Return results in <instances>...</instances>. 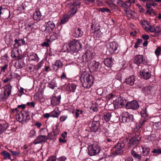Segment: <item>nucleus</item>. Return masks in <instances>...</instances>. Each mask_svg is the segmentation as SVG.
<instances>
[{"mask_svg":"<svg viewBox=\"0 0 161 161\" xmlns=\"http://www.w3.org/2000/svg\"><path fill=\"white\" fill-rule=\"evenodd\" d=\"M135 78L134 76L131 75L125 79V82L127 84L132 86L134 85Z\"/></svg>","mask_w":161,"mask_h":161,"instance_id":"obj_20","label":"nucleus"},{"mask_svg":"<svg viewBox=\"0 0 161 161\" xmlns=\"http://www.w3.org/2000/svg\"><path fill=\"white\" fill-rule=\"evenodd\" d=\"M60 114V112L55 109L50 113V117L58 118Z\"/></svg>","mask_w":161,"mask_h":161,"instance_id":"obj_30","label":"nucleus"},{"mask_svg":"<svg viewBox=\"0 0 161 161\" xmlns=\"http://www.w3.org/2000/svg\"><path fill=\"white\" fill-rule=\"evenodd\" d=\"M47 24L52 30H53L55 27V24L52 21H48L47 22Z\"/></svg>","mask_w":161,"mask_h":161,"instance_id":"obj_43","label":"nucleus"},{"mask_svg":"<svg viewBox=\"0 0 161 161\" xmlns=\"http://www.w3.org/2000/svg\"><path fill=\"white\" fill-rule=\"evenodd\" d=\"M141 137V135L138 132L130 133L129 134L128 136L130 141H132L133 142H134L136 143H138L140 140Z\"/></svg>","mask_w":161,"mask_h":161,"instance_id":"obj_4","label":"nucleus"},{"mask_svg":"<svg viewBox=\"0 0 161 161\" xmlns=\"http://www.w3.org/2000/svg\"><path fill=\"white\" fill-rule=\"evenodd\" d=\"M105 65L108 67H111L112 66V60L111 58H107L104 60Z\"/></svg>","mask_w":161,"mask_h":161,"instance_id":"obj_27","label":"nucleus"},{"mask_svg":"<svg viewBox=\"0 0 161 161\" xmlns=\"http://www.w3.org/2000/svg\"><path fill=\"white\" fill-rule=\"evenodd\" d=\"M103 90L102 88H99L97 89V93L98 95L101 96H103Z\"/></svg>","mask_w":161,"mask_h":161,"instance_id":"obj_48","label":"nucleus"},{"mask_svg":"<svg viewBox=\"0 0 161 161\" xmlns=\"http://www.w3.org/2000/svg\"><path fill=\"white\" fill-rule=\"evenodd\" d=\"M131 155L136 159L138 160H140L142 157L140 154H138L135 151L132 150L131 152Z\"/></svg>","mask_w":161,"mask_h":161,"instance_id":"obj_29","label":"nucleus"},{"mask_svg":"<svg viewBox=\"0 0 161 161\" xmlns=\"http://www.w3.org/2000/svg\"><path fill=\"white\" fill-rule=\"evenodd\" d=\"M70 17L69 15H65L64 17V18L61 20V23L63 24H64L68 21Z\"/></svg>","mask_w":161,"mask_h":161,"instance_id":"obj_38","label":"nucleus"},{"mask_svg":"<svg viewBox=\"0 0 161 161\" xmlns=\"http://www.w3.org/2000/svg\"><path fill=\"white\" fill-rule=\"evenodd\" d=\"M67 158L64 156H62L57 159V161H65Z\"/></svg>","mask_w":161,"mask_h":161,"instance_id":"obj_60","label":"nucleus"},{"mask_svg":"<svg viewBox=\"0 0 161 161\" xmlns=\"http://www.w3.org/2000/svg\"><path fill=\"white\" fill-rule=\"evenodd\" d=\"M112 117V114L111 113L107 112L103 116L104 119L106 122L109 121Z\"/></svg>","mask_w":161,"mask_h":161,"instance_id":"obj_31","label":"nucleus"},{"mask_svg":"<svg viewBox=\"0 0 161 161\" xmlns=\"http://www.w3.org/2000/svg\"><path fill=\"white\" fill-rule=\"evenodd\" d=\"M47 139V136L44 135H41L38 136L33 142L35 144L41 143L44 142Z\"/></svg>","mask_w":161,"mask_h":161,"instance_id":"obj_14","label":"nucleus"},{"mask_svg":"<svg viewBox=\"0 0 161 161\" xmlns=\"http://www.w3.org/2000/svg\"><path fill=\"white\" fill-rule=\"evenodd\" d=\"M123 142H119L113 148L114 154L115 155L121 154L123 153V148L125 146Z\"/></svg>","mask_w":161,"mask_h":161,"instance_id":"obj_3","label":"nucleus"},{"mask_svg":"<svg viewBox=\"0 0 161 161\" xmlns=\"http://www.w3.org/2000/svg\"><path fill=\"white\" fill-rule=\"evenodd\" d=\"M4 10L8 11V10L7 9H5L4 8H3L2 6H0V15L3 14V13L4 12Z\"/></svg>","mask_w":161,"mask_h":161,"instance_id":"obj_57","label":"nucleus"},{"mask_svg":"<svg viewBox=\"0 0 161 161\" xmlns=\"http://www.w3.org/2000/svg\"><path fill=\"white\" fill-rule=\"evenodd\" d=\"M29 58L31 60H34L36 61H38L39 58L37 54L35 53H31L29 55Z\"/></svg>","mask_w":161,"mask_h":161,"instance_id":"obj_25","label":"nucleus"},{"mask_svg":"<svg viewBox=\"0 0 161 161\" xmlns=\"http://www.w3.org/2000/svg\"><path fill=\"white\" fill-rule=\"evenodd\" d=\"M146 121V119H145V118H143V119H142L140 120V121H139V123L138 124H139V125L141 126H142Z\"/></svg>","mask_w":161,"mask_h":161,"instance_id":"obj_62","label":"nucleus"},{"mask_svg":"<svg viewBox=\"0 0 161 161\" xmlns=\"http://www.w3.org/2000/svg\"><path fill=\"white\" fill-rule=\"evenodd\" d=\"M43 17L41 14V13L39 10H36L34 13L33 15V18L35 20L40 21L41 19H42Z\"/></svg>","mask_w":161,"mask_h":161,"instance_id":"obj_18","label":"nucleus"},{"mask_svg":"<svg viewBox=\"0 0 161 161\" xmlns=\"http://www.w3.org/2000/svg\"><path fill=\"white\" fill-rule=\"evenodd\" d=\"M66 47L69 52H77L80 49L81 45L79 41L74 40L67 44Z\"/></svg>","mask_w":161,"mask_h":161,"instance_id":"obj_1","label":"nucleus"},{"mask_svg":"<svg viewBox=\"0 0 161 161\" xmlns=\"http://www.w3.org/2000/svg\"><path fill=\"white\" fill-rule=\"evenodd\" d=\"M122 74L121 72H118L115 76V79L119 81L122 80Z\"/></svg>","mask_w":161,"mask_h":161,"instance_id":"obj_44","label":"nucleus"},{"mask_svg":"<svg viewBox=\"0 0 161 161\" xmlns=\"http://www.w3.org/2000/svg\"><path fill=\"white\" fill-rule=\"evenodd\" d=\"M48 86L53 89H54L55 87H57V84L55 81L54 80H52L48 83Z\"/></svg>","mask_w":161,"mask_h":161,"instance_id":"obj_32","label":"nucleus"},{"mask_svg":"<svg viewBox=\"0 0 161 161\" xmlns=\"http://www.w3.org/2000/svg\"><path fill=\"white\" fill-rule=\"evenodd\" d=\"M11 86L9 85H7L5 86L4 92V97H8L11 93Z\"/></svg>","mask_w":161,"mask_h":161,"instance_id":"obj_21","label":"nucleus"},{"mask_svg":"<svg viewBox=\"0 0 161 161\" xmlns=\"http://www.w3.org/2000/svg\"><path fill=\"white\" fill-rule=\"evenodd\" d=\"M161 47H158L155 51V53L157 56L159 55L160 54Z\"/></svg>","mask_w":161,"mask_h":161,"instance_id":"obj_55","label":"nucleus"},{"mask_svg":"<svg viewBox=\"0 0 161 161\" xmlns=\"http://www.w3.org/2000/svg\"><path fill=\"white\" fill-rule=\"evenodd\" d=\"M83 111L82 110L79 109H76L74 112V114H75V118L77 119L79 117L80 114H83Z\"/></svg>","mask_w":161,"mask_h":161,"instance_id":"obj_36","label":"nucleus"},{"mask_svg":"<svg viewBox=\"0 0 161 161\" xmlns=\"http://www.w3.org/2000/svg\"><path fill=\"white\" fill-rule=\"evenodd\" d=\"M80 3V2L79 0H77L74 1L73 5L74 6H77L79 5Z\"/></svg>","mask_w":161,"mask_h":161,"instance_id":"obj_61","label":"nucleus"},{"mask_svg":"<svg viewBox=\"0 0 161 161\" xmlns=\"http://www.w3.org/2000/svg\"><path fill=\"white\" fill-rule=\"evenodd\" d=\"M95 54L93 52L90 50H87L82 55L83 61L84 62H88L93 58Z\"/></svg>","mask_w":161,"mask_h":161,"instance_id":"obj_7","label":"nucleus"},{"mask_svg":"<svg viewBox=\"0 0 161 161\" xmlns=\"http://www.w3.org/2000/svg\"><path fill=\"white\" fill-rule=\"evenodd\" d=\"M68 88L69 89V91L70 92H75L76 89V86L74 84H69L68 86Z\"/></svg>","mask_w":161,"mask_h":161,"instance_id":"obj_35","label":"nucleus"},{"mask_svg":"<svg viewBox=\"0 0 161 161\" xmlns=\"http://www.w3.org/2000/svg\"><path fill=\"white\" fill-rule=\"evenodd\" d=\"M126 102V100L124 97H120L115 99L113 103L115 108H118L124 106Z\"/></svg>","mask_w":161,"mask_h":161,"instance_id":"obj_5","label":"nucleus"},{"mask_svg":"<svg viewBox=\"0 0 161 161\" xmlns=\"http://www.w3.org/2000/svg\"><path fill=\"white\" fill-rule=\"evenodd\" d=\"M104 135L107 137H110L112 138L111 130H107L104 133Z\"/></svg>","mask_w":161,"mask_h":161,"instance_id":"obj_53","label":"nucleus"},{"mask_svg":"<svg viewBox=\"0 0 161 161\" xmlns=\"http://www.w3.org/2000/svg\"><path fill=\"white\" fill-rule=\"evenodd\" d=\"M108 5L111 8L112 10H114V9L116 8V7H117V5L113 3H108Z\"/></svg>","mask_w":161,"mask_h":161,"instance_id":"obj_47","label":"nucleus"},{"mask_svg":"<svg viewBox=\"0 0 161 161\" xmlns=\"http://www.w3.org/2000/svg\"><path fill=\"white\" fill-rule=\"evenodd\" d=\"M152 153H156L158 154H161V147H158L154 149L152 151Z\"/></svg>","mask_w":161,"mask_h":161,"instance_id":"obj_40","label":"nucleus"},{"mask_svg":"<svg viewBox=\"0 0 161 161\" xmlns=\"http://www.w3.org/2000/svg\"><path fill=\"white\" fill-rule=\"evenodd\" d=\"M36 135V131L33 129L31 130L29 133V136L30 137H32L35 136Z\"/></svg>","mask_w":161,"mask_h":161,"instance_id":"obj_45","label":"nucleus"},{"mask_svg":"<svg viewBox=\"0 0 161 161\" xmlns=\"http://www.w3.org/2000/svg\"><path fill=\"white\" fill-rule=\"evenodd\" d=\"M150 23L149 22L144 20L142 23V27L145 30L147 31H150L151 32H154L155 31V28L153 26L150 25L147 27L146 25H149Z\"/></svg>","mask_w":161,"mask_h":161,"instance_id":"obj_11","label":"nucleus"},{"mask_svg":"<svg viewBox=\"0 0 161 161\" xmlns=\"http://www.w3.org/2000/svg\"><path fill=\"white\" fill-rule=\"evenodd\" d=\"M140 75L142 78L147 80L150 78L151 73L146 70H142L140 71Z\"/></svg>","mask_w":161,"mask_h":161,"instance_id":"obj_17","label":"nucleus"},{"mask_svg":"<svg viewBox=\"0 0 161 161\" xmlns=\"http://www.w3.org/2000/svg\"><path fill=\"white\" fill-rule=\"evenodd\" d=\"M2 154L3 156L5 159H11L10 154L6 151H4L2 152Z\"/></svg>","mask_w":161,"mask_h":161,"instance_id":"obj_33","label":"nucleus"},{"mask_svg":"<svg viewBox=\"0 0 161 161\" xmlns=\"http://www.w3.org/2000/svg\"><path fill=\"white\" fill-rule=\"evenodd\" d=\"M139 106L138 103L136 100L128 102L125 105V107L127 109H131L133 110L138 109Z\"/></svg>","mask_w":161,"mask_h":161,"instance_id":"obj_8","label":"nucleus"},{"mask_svg":"<svg viewBox=\"0 0 161 161\" xmlns=\"http://www.w3.org/2000/svg\"><path fill=\"white\" fill-rule=\"evenodd\" d=\"M61 99L60 95L56 96V95L53 96L52 97L51 100V104L53 106H55L58 105L60 103V101Z\"/></svg>","mask_w":161,"mask_h":161,"instance_id":"obj_16","label":"nucleus"},{"mask_svg":"<svg viewBox=\"0 0 161 161\" xmlns=\"http://www.w3.org/2000/svg\"><path fill=\"white\" fill-rule=\"evenodd\" d=\"M58 35L56 33L55 34H54L52 36L50 37V38L51 39L55 40L58 38Z\"/></svg>","mask_w":161,"mask_h":161,"instance_id":"obj_59","label":"nucleus"},{"mask_svg":"<svg viewBox=\"0 0 161 161\" xmlns=\"http://www.w3.org/2000/svg\"><path fill=\"white\" fill-rule=\"evenodd\" d=\"M99 63L95 61H93L90 63V66L94 71L97 70L99 68Z\"/></svg>","mask_w":161,"mask_h":161,"instance_id":"obj_23","label":"nucleus"},{"mask_svg":"<svg viewBox=\"0 0 161 161\" xmlns=\"http://www.w3.org/2000/svg\"><path fill=\"white\" fill-rule=\"evenodd\" d=\"M24 114L22 113L19 112L18 115H17V117L18 116H19L18 119L19 120H20V121H21L22 120H23L24 119H25V117H24Z\"/></svg>","mask_w":161,"mask_h":161,"instance_id":"obj_49","label":"nucleus"},{"mask_svg":"<svg viewBox=\"0 0 161 161\" xmlns=\"http://www.w3.org/2000/svg\"><path fill=\"white\" fill-rule=\"evenodd\" d=\"M109 45V49L111 53L115 52L117 50L118 47V44L116 42H113L110 43Z\"/></svg>","mask_w":161,"mask_h":161,"instance_id":"obj_19","label":"nucleus"},{"mask_svg":"<svg viewBox=\"0 0 161 161\" xmlns=\"http://www.w3.org/2000/svg\"><path fill=\"white\" fill-rule=\"evenodd\" d=\"M77 10V9L76 7H74L72 8L70 10V14L69 15L70 17H72L74 16L76 13Z\"/></svg>","mask_w":161,"mask_h":161,"instance_id":"obj_37","label":"nucleus"},{"mask_svg":"<svg viewBox=\"0 0 161 161\" xmlns=\"http://www.w3.org/2000/svg\"><path fill=\"white\" fill-rule=\"evenodd\" d=\"M39 133L42 135H44L48 133V130L45 127L42 128L39 131Z\"/></svg>","mask_w":161,"mask_h":161,"instance_id":"obj_41","label":"nucleus"},{"mask_svg":"<svg viewBox=\"0 0 161 161\" xmlns=\"http://www.w3.org/2000/svg\"><path fill=\"white\" fill-rule=\"evenodd\" d=\"M100 10L102 13H111L110 10L109 8L106 7H103L100 8Z\"/></svg>","mask_w":161,"mask_h":161,"instance_id":"obj_42","label":"nucleus"},{"mask_svg":"<svg viewBox=\"0 0 161 161\" xmlns=\"http://www.w3.org/2000/svg\"><path fill=\"white\" fill-rule=\"evenodd\" d=\"M8 127V125L6 123L0 124V134L4 132Z\"/></svg>","mask_w":161,"mask_h":161,"instance_id":"obj_28","label":"nucleus"},{"mask_svg":"<svg viewBox=\"0 0 161 161\" xmlns=\"http://www.w3.org/2000/svg\"><path fill=\"white\" fill-rule=\"evenodd\" d=\"M8 65L7 64H5L4 65V66L1 67V70L0 71L1 72H5V70L7 69L8 67Z\"/></svg>","mask_w":161,"mask_h":161,"instance_id":"obj_58","label":"nucleus"},{"mask_svg":"<svg viewBox=\"0 0 161 161\" xmlns=\"http://www.w3.org/2000/svg\"><path fill=\"white\" fill-rule=\"evenodd\" d=\"M94 33L95 36L97 37H99L101 36V33L99 30V29H98L97 31H95Z\"/></svg>","mask_w":161,"mask_h":161,"instance_id":"obj_54","label":"nucleus"},{"mask_svg":"<svg viewBox=\"0 0 161 161\" xmlns=\"http://www.w3.org/2000/svg\"><path fill=\"white\" fill-rule=\"evenodd\" d=\"M67 118V116H61L60 117V120L61 122H63L65 121Z\"/></svg>","mask_w":161,"mask_h":161,"instance_id":"obj_63","label":"nucleus"},{"mask_svg":"<svg viewBox=\"0 0 161 161\" xmlns=\"http://www.w3.org/2000/svg\"><path fill=\"white\" fill-rule=\"evenodd\" d=\"M99 122L98 121H93L92 122L91 126L90 127V130L94 132H99Z\"/></svg>","mask_w":161,"mask_h":161,"instance_id":"obj_9","label":"nucleus"},{"mask_svg":"<svg viewBox=\"0 0 161 161\" xmlns=\"http://www.w3.org/2000/svg\"><path fill=\"white\" fill-rule=\"evenodd\" d=\"M134 61V63L138 65L141 63L144 64L146 63L145 59L141 55H136L135 57Z\"/></svg>","mask_w":161,"mask_h":161,"instance_id":"obj_13","label":"nucleus"},{"mask_svg":"<svg viewBox=\"0 0 161 161\" xmlns=\"http://www.w3.org/2000/svg\"><path fill=\"white\" fill-rule=\"evenodd\" d=\"M10 152L14 156H18L20 154V152L19 150L17 151L10 150Z\"/></svg>","mask_w":161,"mask_h":161,"instance_id":"obj_46","label":"nucleus"},{"mask_svg":"<svg viewBox=\"0 0 161 161\" xmlns=\"http://www.w3.org/2000/svg\"><path fill=\"white\" fill-rule=\"evenodd\" d=\"M63 64L61 61L60 60H56L54 64H52V67L53 69L56 72H57L58 69L63 67Z\"/></svg>","mask_w":161,"mask_h":161,"instance_id":"obj_12","label":"nucleus"},{"mask_svg":"<svg viewBox=\"0 0 161 161\" xmlns=\"http://www.w3.org/2000/svg\"><path fill=\"white\" fill-rule=\"evenodd\" d=\"M15 43L14 45V48H17L20 46L25 45V42L23 39H16L14 40Z\"/></svg>","mask_w":161,"mask_h":161,"instance_id":"obj_15","label":"nucleus"},{"mask_svg":"<svg viewBox=\"0 0 161 161\" xmlns=\"http://www.w3.org/2000/svg\"><path fill=\"white\" fill-rule=\"evenodd\" d=\"M117 4L119 7L126 8V7L129 6V3H125L122 0H117Z\"/></svg>","mask_w":161,"mask_h":161,"instance_id":"obj_26","label":"nucleus"},{"mask_svg":"<svg viewBox=\"0 0 161 161\" xmlns=\"http://www.w3.org/2000/svg\"><path fill=\"white\" fill-rule=\"evenodd\" d=\"M120 135L118 131L117 130H111L112 139L113 140H116L119 138V136Z\"/></svg>","mask_w":161,"mask_h":161,"instance_id":"obj_22","label":"nucleus"},{"mask_svg":"<svg viewBox=\"0 0 161 161\" xmlns=\"http://www.w3.org/2000/svg\"><path fill=\"white\" fill-rule=\"evenodd\" d=\"M133 119V116L128 113H126L122 117V121L123 123L132 121Z\"/></svg>","mask_w":161,"mask_h":161,"instance_id":"obj_10","label":"nucleus"},{"mask_svg":"<svg viewBox=\"0 0 161 161\" xmlns=\"http://www.w3.org/2000/svg\"><path fill=\"white\" fill-rule=\"evenodd\" d=\"M155 136L154 134H152L151 135L149 136L147 138V139L149 141H153L155 139Z\"/></svg>","mask_w":161,"mask_h":161,"instance_id":"obj_51","label":"nucleus"},{"mask_svg":"<svg viewBox=\"0 0 161 161\" xmlns=\"http://www.w3.org/2000/svg\"><path fill=\"white\" fill-rule=\"evenodd\" d=\"M142 38L145 40H147L149 38L148 35H143L142 36Z\"/></svg>","mask_w":161,"mask_h":161,"instance_id":"obj_64","label":"nucleus"},{"mask_svg":"<svg viewBox=\"0 0 161 161\" xmlns=\"http://www.w3.org/2000/svg\"><path fill=\"white\" fill-rule=\"evenodd\" d=\"M151 86L149 87H146L144 89H142V91L143 92H147V94H149L151 91Z\"/></svg>","mask_w":161,"mask_h":161,"instance_id":"obj_50","label":"nucleus"},{"mask_svg":"<svg viewBox=\"0 0 161 161\" xmlns=\"http://www.w3.org/2000/svg\"><path fill=\"white\" fill-rule=\"evenodd\" d=\"M56 157L55 156H51L47 160V161H56Z\"/></svg>","mask_w":161,"mask_h":161,"instance_id":"obj_56","label":"nucleus"},{"mask_svg":"<svg viewBox=\"0 0 161 161\" xmlns=\"http://www.w3.org/2000/svg\"><path fill=\"white\" fill-rule=\"evenodd\" d=\"M146 108H145L144 109V110H143L141 111V114L142 116L144 117V118H146L147 116V115L146 112Z\"/></svg>","mask_w":161,"mask_h":161,"instance_id":"obj_52","label":"nucleus"},{"mask_svg":"<svg viewBox=\"0 0 161 161\" xmlns=\"http://www.w3.org/2000/svg\"><path fill=\"white\" fill-rule=\"evenodd\" d=\"M142 153L144 156H147L149 154L150 152V148H149L142 147Z\"/></svg>","mask_w":161,"mask_h":161,"instance_id":"obj_34","label":"nucleus"},{"mask_svg":"<svg viewBox=\"0 0 161 161\" xmlns=\"http://www.w3.org/2000/svg\"><path fill=\"white\" fill-rule=\"evenodd\" d=\"M88 153L90 156H94L98 153L100 151L99 147L95 145H91L88 147Z\"/></svg>","mask_w":161,"mask_h":161,"instance_id":"obj_6","label":"nucleus"},{"mask_svg":"<svg viewBox=\"0 0 161 161\" xmlns=\"http://www.w3.org/2000/svg\"><path fill=\"white\" fill-rule=\"evenodd\" d=\"M155 33L157 35H161V29L160 28V26H156Z\"/></svg>","mask_w":161,"mask_h":161,"instance_id":"obj_39","label":"nucleus"},{"mask_svg":"<svg viewBox=\"0 0 161 161\" xmlns=\"http://www.w3.org/2000/svg\"><path fill=\"white\" fill-rule=\"evenodd\" d=\"M93 76L91 75H89L83 80V82L81 80L83 87L85 88H90L93 84Z\"/></svg>","mask_w":161,"mask_h":161,"instance_id":"obj_2","label":"nucleus"},{"mask_svg":"<svg viewBox=\"0 0 161 161\" xmlns=\"http://www.w3.org/2000/svg\"><path fill=\"white\" fill-rule=\"evenodd\" d=\"M83 35V32L80 28L76 29L73 34V36L75 37H81Z\"/></svg>","mask_w":161,"mask_h":161,"instance_id":"obj_24","label":"nucleus"}]
</instances>
